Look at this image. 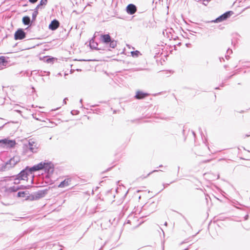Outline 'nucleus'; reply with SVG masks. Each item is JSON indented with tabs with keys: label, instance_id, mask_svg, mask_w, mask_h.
<instances>
[{
	"label": "nucleus",
	"instance_id": "nucleus-1",
	"mask_svg": "<svg viewBox=\"0 0 250 250\" xmlns=\"http://www.w3.org/2000/svg\"><path fill=\"white\" fill-rule=\"evenodd\" d=\"M32 170L38 171L44 170L45 172L52 173L54 171V165L50 162L44 161L32 167Z\"/></svg>",
	"mask_w": 250,
	"mask_h": 250
},
{
	"label": "nucleus",
	"instance_id": "nucleus-2",
	"mask_svg": "<svg viewBox=\"0 0 250 250\" xmlns=\"http://www.w3.org/2000/svg\"><path fill=\"white\" fill-rule=\"evenodd\" d=\"M36 171L35 170H32V167H27L21 171V172L16 176H13L11 177L13 180H14L15 184H18L20 180H25L28 176L30 174H32L33 172Z\"/></svg>",
	"mask_w": 250,
	"mask_h": 250
},
{
	"label": "nucleus",
	"instance_id": "nucleus-3",
	"mask_svg": "<svg viewBox=\"0 0 250 250\" xmlns=\"http://www.w3.org/2000/svg\"><path fill=\"white\" fill-rule=\"evenodd\" d=\"M20 161V158L18 156H14L5 163V168L9 169L14 167Z\"/></svg>",
	"mask_w": 250,
	"mask_h": 250
},
{
	"label": "nucleus",
	"instance_id": "nucleus-4",
	"mask_svg": "<svg viewBox=\"0 0 250 250\" xmlns=\"http://www.w3.org/2000/svg\"><path fill=\"white\" fill-rule=\"evenodd\" d=\"M231 15V12L229 11L225 13L224 14H222V15L220 16L219 17L216 18L214 20L211 21V22H216V23H219L221 22L226 20H227L228 18H229ZM210 21H208V22H209Z\"/></svg>",
	"mask_w": 250,
	"mask_h": 250
},
{
	"label": "nucleus",
	"instance_id": "nucleus-5",
	"mask_svg": "<svg viewBox=\"0 0 250 250\" xmlns=\"http://www.w3.org/2000/svg\"><path fill=\"white\" fill-rule=\"evenodd\" d=\"M0 144L3 147H12L16 145V142L14 140H10L8 139H4L0 140Z\"/></svg>",
	"mask_w": 250,
	"mask_h": 250
},
{
	"label": "nucleus",
	"instance_id": "nucleus-6",
	"mask_svg": "<svg viewBox=\"0 0 250 250\" xmlns=\"http://www.w3.org/2000/svg\"><path fill=\"white\" fill-rule=\"evenodd\" d=\"M15 39L22 40L25 37V33L22 29H19L15 33Z\"/></svg>",
	"mask_w": 250,
	"mask_h": 250
},
{
	"label": "nucleus",
	"instance_id": "nucleus-7",
	"mask_svg": "<svg viewBox=\"0 0 250 250\" xmlns=\"http://www.w3.org/2000/svg\"><path fill=\"white\" fill-rule=\"evenodd\" d=\"M26 146L32 152H36L37 149V144L32 140H29Z\"/></svg>",
	"mask_w": 250,
	"mask_h": 250
},
{
	"label": "nucleus",
	"instance_id": "nucleus-8",
	"mask_svg": "<svg viewBox=\"0 0 250 250\" xmlns=\"http://www.w3.org/2000/svg\"><path fill=\"white\" fill-rule=\"evenodd\" d=\"M137 11L136 6L133 4H129L126 7V12L130 15L134 14Z\"/></svg>",
	"mask_w": 250,
	"mask_h": 250
},
{
	"label": "nucleus",
	"instance_id": "nucleus-9",
	"mask_svg": "<svg viewBox=\"0 0 250 250\" xmlns=\"http://www.w3.org/2000/svg\"><path fill=\"white\" fill-rule=\"evenodd\" d=\"M59 25L60 23L59 21L56 20H54L49 24V28L52 30H55L58 28Z\"/></svg>",
	"mask_w": 250,
	"mask_h": 250
},
{
	"label": "nucleus",
	"instance_id": "nucleus-10",
	"mask_svg": "<svg viewBox=\"0 0 250 250\" xmlns=\"http://www.w3.org/2000/svg\"><path fill=\"white\" fill-rule=\"evenodd\" d=\"M8 64V62L6 60L5 57H0V69H3Z\"/></svg>",
	"mask_w": 250,
	"mask_h": 250
},
{
	"label": "nucleus",
	"instance_id": "nucleus-11",
	"mask_svg": "<svg viewBox=\"0 0 250 250\" xmlns=\"http://www.w3.org/2000/svg\"><path fill=\"white\" fill-rule=\"evenodd\" d=\"M148 94L146 93H144L140 91H138L136 92L135 98L137 99H144L147 96Z\"/></svg>",
	"mask_w": 250,
	"mask_h": 250
},
{
	"label": "nucleus",
	"instance_id": "nucleus-12",
	"mask_svg": "<svg viewBox=\"0 0 250 250\" xmlns=\"http://www.w3.org/2000/svg\"><path fill=\"white\" fill-rule=\"evenodd\" d=\"M102 41L106 44L108 43L111 40V37L109 34H105L101 36Z\"/></svg>",
	"mask_w": 250,
	"mask_h": 250
},
{
	"label": "nucleus",
	"instance_id": "nucleus-13",
	"mask_svg": "<svg viewBox=\"0 0 250 250\" xmlns=\"http://www.w3.org/2000/svg\"><path fill=\"white\" fill-rule=\"evenodd\" d=\"M71 180L69 179H66L62 182L59 185V188H64L70 185Z\"/></svg>",
	"mask_w": 250,
	"mask_h": 250
},
{
	"label": "nucleus",
	"instance_id": "nucleus-14",
	"mask_svg": "<svg viewBox=\"0 0 250 250\" xmlns=\"http://www.w3.org/2000/svg\"><path fill=\"white\" fill-rule=\"evenodd\" d=\"M22 22L25 25H29L30 22V18L28 16L23 17Z\"/></svg>",
	"mask_w": 250,
	"mask_h": 250
},
{
	"label": "nucleus",
	"instance_id": "nucleus-15",
	"mask_svg": "<svg viewBox=\"0 0 250 250\" xmlns=\"http://www.w3.org/2000/svg\"><path fill=\"white\" fill-rule=\"evenodd\" d=\"M20 188L19 187H15V186H13V187H11L10 188H9L7 189V190L9 191V192H16L18 190H19V189Z\"/></svg>",
	"mask_w": 250,
	"mask_h": 250
},
{
	"label": "nucleus",
	"instance_id": "nucleus-16",
	"mask_svg": "<svg viewBox=\"0 0 250 250\" xmlns=\"http://www.w3.org/2000/svg\"><path fill=\"white\" fill-rule=\"evenodd\" d=\"M108 43H109V46L112 48H115L117 45V42L114 40H111Z\"/></svg>",
	"mask_w": 250,
	"mask_h": 250
},
{
	"label": "nucleus",
	"instance_id": "nucleus-17",
	"mask_svg": "<svg viewBox=\"0 0 250 250\" xmlns=\"http://www.w3.org/2000/svg\"><path fill=\"white\" fill-rule=\"evenodd\" d=\"M98 45V44L97 43L94 42V40H91L90 41V46L91 48H97V46Z\"/></svg>",
	"mask_w": 250,
	"mask_h": 250
},
{
	"label": "nucleus",
	"instance_id": "nucleus-18",
	"mask_svg": "<svg viewBox=\"0 0 250 250\" xmlns=\"http://www.w3.org/2000/svg\"><path fill=\"white\" fill-rule=\"evenodd\" d=\"M131 55L132 57H137L139 56V55H141L140 52L139 51H132L131 52Z\"/></svg>",
	"mask_w": 250,
	"mask_h": 250
},
{
	"label": "nucleus",
	"instance_id": "nucleus-19",
	"mask_svg": "<svg viewBox=\"0 0 250 250\" xmlns=\"http://www.w3.org/2000/svg\"><path fill=\"white\" fill-rule=\"evenodd\" d=\"M38 14V11H37V9H35L34 11L32 13V18L33 21L35 20Z\"/></svg>",
	"mask_w": 250,
	"mask_h": 250
},
{
	"label": "nucleus",
	"instance_id": "nucleus-20",
	"mask_svg": "<svg viewBox=\"0 0 250 250\" xmlns=\"http://www.w3.org/2000/svg\"><path fill=\"white\" fill-rule=\"evenodd\" d=\"M25 191H20L18 193V196L19 197H25Z\"/></svg>",
	"mask_w": 250,
	"mask_h": 250
},
{
	"label": "nucleus",
	"instance_id": "nucleus-21",
	"mask_svg": "<svg viewBox=\"0 0 250 250\" xmlns=\"http://www.w3.org/2000/svg\"><path fill=\"white\" fill-rule=\"evenodd\" d=\"M45 192L43 191H39L37 193L39 197H42L44 196Z\"/></svg>",
	"mask_w": 250,
	"mask_h": 250
},
{
	"label": "nucleus",
	"instance_id": "nucleus-22",
	"mask_svg": "<svg viewBox=\"0 0 250 250\" xmlns=\"http://www.w3.org/2000/svg\"><path fill=\"white\" fill-rule=\"evenodd\" d=\"M47 0H41L40 2L39 5H45L47 4Z\"/></svg>",
	"mask_w": 250,
	"mask_h": 250
},
{
	"label": "nucleus",
	"instance_id": "nucleus-23",
	"mask_svg": "<svg viewBox=\"0 0 250 250\" xmlns=\"http://www.w3.org/2000/svg\"><path fill=\"white\" fill-rule=\"evenodd\" d=\"M210 0H203V4L205 5H207Z\"/></svg>",
	"mask_w": 250,
	"mask_h": 250
},
{
	"label": "nucleus",
	"instance_id": "nucleus-24",
	"mask_svg": "<svg viewBox=\"0 0 250 250\" xmlns=\"http://www.w3.org/2000/svg\"><path fill=\"white\" fill-rule=\"evenodd\" d=\"M38 0H29V1L32 3H34L36 2Z\"/></svg>",
	"mask_w": 250,
	"mask_h": 250
},
{
	"label": "nucleus",
	"instance_id": "nucleus-25",
	"mask_svg": "<svg viewBox=\"0 0 250 250\" xmlns=\"http://www.w3.org/2000/svg\"><path fill=\"white\" fill-rule=\"evenodd\" d=\"M41 5H39V4L36 6V8L35 9H37V11H38V9H39Z\"/></svg>",
	"mask_w": 250,
	"mask_h": 250
},
{
	"label": "nucleus",
	"instance_id": "nucleus-26",
	"mask_svg": "<svg viewBox=\"0 0 250 250\" xmlns=\"http://www.w3.org/2000/svg\"><path fill=\"white\" fill-rule=\"evenodd\" d=\"M66 100H68V99L67 98H65L64 100H63V103L64 104H66Z\"/></svg>",
	"mask_w": 250,
	"mask_h": 250
},
{
	"label": "nucleus",
	"instance_id": "nucleus-27",
	"mask_svg": "<svg viewBox=\"0 0 250 250\" xmlns=\"http://www.w3.org/2000/svg\"><path fill=\"white\" fill-rule=\"evenodd\" d=\"M156 171H157V170H154L152 171V172H149V173L147 174V176H149V175L150 174H151L152 173L154 172H156Z\"/></svg>",
	"mask_w": 250,
	"mask_h": 250
},
{
	"label": "nucleus",
	"instance_id": "nucleus-28",
	"mask_svg": "<svg viewBox=\"0 0 250 250\" xmlns=\"http://www.w3.org/2000/svg\"><path fill=\"white\" fill-rule=\"evenodd\" d=\"M168 185H169V184H166V185H164V188H165L166 187H167Z\"/></svg>",
	"mask_w": 250,
	"mask_h": 250
},
{
	"label": "nucleus",
	"instance_id": "nucleus-29",
	"mask_svg": "<svg viewBox=\"0 0 250 250\" xmlns=\"http://www.w3.org/2000/svg\"><path fill=\"white\" fill-rule=\"evenodd\" d=\"M248 215H247L245 216V220H247V219H248Z\"/></svg>",
	"mask_w": 250,
	"mask_h": 250
},
{
	"label": "nucleus",
	"instance_id": "nucleus-30",
	"mask_svg": "<svg viewBox=\"0 0 250 250\" xmlns=\"http://www.w3.org/2000/svg\"><path fill=\"white\" fill-rule=\"evenodd\" d=\"M5 124H6V123H5L2 126L0 127V129H1L3 127V126H4V125Z\"/></svg>",
	"mask_w": 250,
	"mask_h": 250
},
{
	"label": "nucleus",
	"instance_id": "nucleus-31",
	"mask_svg": "<svg viewBox=\"0 0 250 250\" xmlns=\"http://www.w3.org/2000/svg\"><path fill=\"white\" fill-rule=\"evenodd\" d=\"M167 222H165V225L167 226Z\"/></svg>",
	"mask_w": 250,
	"mask_h": 250
},
{
	"label": "nucleus",
	"instance_id": "nucleus-32",
	"mask_svg": "<svg viewBox=\"0 0 250 250\" xmlns=\"http://www.w3.org/2000/svg\"><path fill=\"white\" fill-rule=\"evenodd\" d=\"M186 243V242H185V241H183V242H182L181 243V244H184V243Z\"/></svg>",
	"mask_w": 250,
	"mask_h": 250
},
{
	"label": "nucleus",
	"instance_id": "nucleus-33",
	"mask_svg": "<svg viewBox=\"0 0 250 250\" xmlns=\"http://www.w3.org/2000/svg\"><path fill=\"white\" fill-rule=\"evenodd\" d=\"M80 103H82V99H81L80 100Z\"/></svg>",
	"mask_w": 250,
	"mask_h": 250
},
{
	"label": "nucleus",
	"instance_id": "nucleus-34",
	"mask_svg": "<svg viewBox=\"0 0 250 250\" xmlns=\"http://www.w3.org/2000/svg\"><path fill=\"white\" fill-rule=\"evenodd\" d=\"M201 0H197V1H200Z\"/></svg>",
	"mask_w": 250,
	"mask_h": 250
},
{
	"label": "nucleus",
	"instance_id": "nucleus-35",
	"mask_svg": "<svg viewBox=\"0 0 250 250\" xmlns=\"http://www.w3.org/2000/svg\"><path fill=\"white\" fill-rule=\"evenodd\" d=\"M162 167V165H160V166H159V167Z\"/></svg>",
	"mask_w": 250,
	"mask_h": 250
}]
</instances>
